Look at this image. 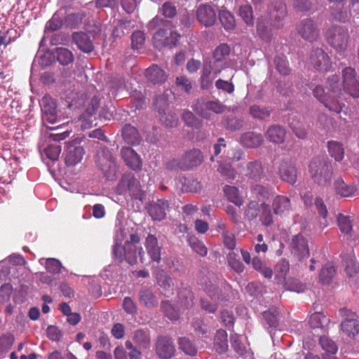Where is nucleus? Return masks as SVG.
Instances as JSON below:
<instances>
[{"label":"nucleus","mask_w":359,"mask_h":359,"mask_svg":"<svg viewBox=\"0 0 359 359\" xmlns=\"http://www.w3.org/2000/svg\"><path fill=\"white\" fill-rule=\"evenodd\" d=\"M327 86L332 95L326 93L324 88L318 85L313 90V96L330 111L340 113L345 104L341 102V85L339 77L336 74L329 76Z\"/></svg>","instance_id":"1"},{"label":"nucleus","mask_w":359,"mask_h":359,"mask_svg":"<svg viewBox=\"0 0 359 359\" xmlns=\"http://www.w3.org/2000/svg\"><path fill=\"white\" fill-rule=\"evenodd\" d=\"M309 172L313 181L319 185L330 183L333 169L331 163L323 158H314L309 164Z\"/></svg>","instance_id":"2"},{"label":"nucleus","mask_w":359,"mask_h":359,"mask_svg":"<svg viewBox=\"0 0 359 359\" xmlns=\"http://www.w3.org/2000/svg\"><path fill=\"white\" fill-rule=\"evenodd\" d=\"M327 43L337 52H344L348 47L349 33L346 27L333 25L326 32Z\"/></svg>","instance_id":"3"},{"label":"nucleus","mask_w":359,"mask_h":359,"mask_svg":"<svg viewBox=\"0 0 359 359\" xmlns=\"http://www.w3.org/2000/svg\"><path fill=\"white\" fill-rule=\"evenodd\" d=\"M226 107L219 101L206 100L205 98L198 99L192 105L193 110L203 118L209 119L210 112L215 114H222Z\"/></svg>","instance_id":"4"},{"label":"nucleus","mask_w":359,"mask_h":359,"mask_svg":"<svg viewBox=\"0 0 359 359\" xmlns=\"http://www.w3.org/2000/svg\"><path fill=\"white\" fill-rule=\"evenodd\" d=\"M144 245L150 260L147 259L144 251L142 248H140L138 254L141 262L142 264H147V262L149 263L150 262L159 263L161 259V248L158 245L157 238L152 234H149L146 238Z\"/></svg>","instance_id":"5"},{"label":"nucleus","mask_w":359,"mask_h":359,"mask_svg":"<svg viewBox=\"0 0 359 359\" xmlns=\"http://www.w3.org/2000/svg\"><path fill=\"white\" fill-rule=\"evenodd\" d=\"M339 313L344 318L341 323V331L348 337L353 338L359 333V319L357 314L346 309H340Z\"/></svg>","instance_id":"6"},{"label":"nucleus","mask_w":359,"mask_h":359,"mask_svg":"<svg viewBox=\"0 0 359 359\" xmlns=\"http://www.w3.org/2000/svg\"><path fill=\"white\" fill-rule=\"evenodd\" d=\"M269 9L271 26L275 29L282 28L287 13L285 3L282 0H273Z\"/></svg>","instance_id":"7"},{"label":"nucleus","mask_w":359,"mask_h":359,"mask_svg":"<svg viewBox=\"0 0 359 359\" xmlns=\"http://www.w3.org/2000/svg\"><path fill=\"white\" fill-rule=\"evenodd\" d=\"M97 163L100 170L107 180H115L118 167L114 158L109 150L103 151L101 155H98Z\"/></svg>","instance_id":"8"},{"label":"nucleus","mask_w":359,"mask_h":359,"mask_svg":"<svg viewBox=\"0 0 359 359\" xmlns=\"http://www.w3.org/2000/svg\"><path fill=\"white\" fill-rule=\"evenodd\" d=\"M344 90L350 96L359 97V81L354 68L347 67L342 71Z\"/></svg>","instance_id":"9"},{"label":"nucleus","mask_w":359,"mask_h":359,"mask_svg":"<svg viewBox=\"0 0 359 359\" xmlns=\"http://www.w3.org/2000/svg\"><path fill=\"white\" fill-rule=\"evenodd\" d=\"M298 34L304 40L313 42L319 38L320 30L316 22L311 18L301 20L296 26Z\"/></svg>","instance_id":"10"},{"label":"nucleus","mask_w":359,"mask_h":359,"mask_svg":"<svg viewBox=\"0 0 359 359\" xmlns=\"http://www.w3.org/2000/svg\"><path fill=\"white\" fill-rule=\"evenodd\" d=\"M310 64L318 71L327 72L332 67L330 56L320 48L313 49L309 56Z\"/></svg>","instance_id":"11"},{"label":"nucleus","mask_w":359,"mask_h":359,"mask_svg":"<svg viewBox=\"0 0 359 359\" xmlns=\"http://www.w3.org/2000/svg\"><path fill=\"white\" fill-rule=\"evenodd\" d=\"M290 248L291 253L299 260L306 259L310 255L308 241L301 233L292 237L290 243Z\"/></svg>","instance_id":"12"},{"label":"nucleus","mask_w":359,"mask_h":359,"mask_svg":"<svg viewBox=\"0 0 359 359\" xmlns=\"http://www.w3.org/2000/svg\"><path fill=\"white\" fill-rule=\"evenodd\" d=\"M100 107V100L93 97L86 109L81 114L79 121L82 129H88L93 127V123L96 121V111Z\"/></svg>","instance_id":"13"},{"label":"nucleus","mask_w":359,"mask_h":359,"mask_svg":"<svg viewBox=\"0 0 359 359\" xmlns=\"http://www.w3.org/2000/svg\"><path fill=\"white\" fill-rule=\"evenodd\" d=\"M156 353L161 359H169L175 353V348L172 339L165 336L158 337L156 343Z\"/></svg>","instance_id":"14"},{"label":"nucleus","mask_w":359,"mask_h":359,"mask_svg":"<svg viewBox=\"0 0 359 359\" xmlns=\"http://www.w3.org/2000/svg\"><path fill=\"white\" fill-rule=\"evenodd\" d=\"M83 148L79 145L77 142H68L65 156V163L68 166H73L79 163L84 154Z\"/></svg>","instance_id":"15"},{"label":"nucleus","mask_w":359,"mask_h":359,"mask_svg":"<svg viewBox=\"0 0 359 359\" xmlns=\"http://www.w3.org/2000/svg\"><path fill=\"white\" fill-rule=\"evenodd\" d=\"M182 170H189L196 167L203 161V156L201 150L193 149L187 151L181 157Z\"/></svg>","instance_id":"16"},{"label":"nucleus","mask_w":359,"mask_h":359,"mask_svg":"<svg viewBox=\"0 0 359 359\" xmlns=\"http://www.w3.org/2000/svg\"><path fill=\"white\" fill-rule=\"evenodd\" d=\"M196 18L205 27H211L216 22V12L212 6L201 4L196 11Z\"/></svg>","instance_id":"17"},{"label":"nucleus","mask_w":359,"mask_h":359,"mask_svg":"<svg viewBox=\"0 0 359 359\" xmlns=\"http://www.w3.org/2000/svg\"><path fill=\"white\" fill-rule=\"evenodd\" d=\"M121 158L126 165L133 170L138 171L142 169V160L140 156L130 147H125L121 150Z\"/></svg>","instance_id":"18"},{"label":"nucleus","mask_w":359,"mask_h":359,"mask_svg":"<svg viewBox=\"0 0 359 359\" xmlns=\"http://www.w3.org/2000/svg\"><path fill=\"white\" fill-rule=\"evenodd\" d=\"M245 176L250 180L260 181L264 177V169L259 160H254L247 163L244 168Z\"/></svg>","instance_id":"19"},{"label":"nucleus","mask_w":359,"mask_h":359,"mask_svg":"<svg viewBox=\"0 0 359 359\" xmlns=\"http://www.w3.org/2000/svg\"><path fill=\"white\" fill-rule=\"evenodd\" d=\"M168 208L169 203L168 201L159 199L149 205L148 212L153 220L161 221L165 218L166 211L168 210Z\"/></svg>","instance_id":"20"},{"label":"nucleus","mask_w":359,"mask_h":359,"mask_svg":"<svg viewBox=\"0 0 359 359\" xmlns=\"http://www.w3.org/2000/svg\"><path fill=\"white\" fill-rule=\"evenodd\" d=\"M73 42L77 48L83 53H91L94 49V45L88 34L83 32H76L72 36Z\"/></svg>","instance_id":"21"},{"label":"nucleus","mask_w":359,"mask_h":359,"mask_svg":"<svg viewBox=\"0 0 359 359\" xmlns=\"http://www.w3.org/2000/svg\"><path fill=\"white\" fill-rule=\"evenodd\" d=\"M273 212L277 215H285L292 209L290 200L283 195H277L272 202Z\"/></svg>","instance_id":"22"},{"label":"nucleus","mask_w":359,"mask_h":359,"mask_svg":"<svg viewBox=\"0 0 359 359\" xmlns=\"http://www.w3.org/2000/svg\"><path fill=\"white\" fill-rule=\"evenodd\" d=\"M145 76L154 84H161L168 79L165 72L156 65H152L145 70Z\"/></svg>","instance_id":"23"},{"label":"nucleus","mask_w":359,"mask_h":359,"mask_svg":"<svg viewBox=\"0 0 359 359\" xmlns=\"http://www.w3.org/2000/svg\"><path fill=\"white\" fill-rule=\"evenodd\" d=\"M280 177L290 184H294L297 182V169L290 162L282 161L279 166Z\"/></svg>","instance_id":"24"},{"label":"nucleus","mask_w":359,"mask_h":359,"mask_svg":"<svg viewBox=\"0 0 359 359\" xmlns=\"http://www.w3.org/2000/svg\"><path fill=\"white\" fill-rule=\"evenodd\" d=\"M334 188L336 194L344 198L351 197L357 191L355 184L346 183L341 177L334 180Z\"/></svg>","instance_id":"25"},{"label":"nucleus","mask_w":359,"mask_h":359,"mask_svg":"<svg viewBox=\"0 0 359 359\" xmlns=\"http://www.w3.org/2000/svg\"><path fill=\"white\" fill-rule=\"evenodd\" d=\"M286 130L279 125H272L269 127L265 136L267 140L274 144H282L285 139Z\"/></svg>","instance_id":"26"},{"label":"nucleus","mask_w":359,"mask_h":359,"mask_svg":"<svg viewBox=\"0 0 359 359\" xmlns=\"http://www.w3.org/2000/svg\"><path fill=\"white\" fill-rule=\"evenodd\" d=\"M221 72V69H215L214 72V76L212 73L211 63L205 64L202 69L201 76V86L202 89L209 90L213 83L215 77Z\"/></svg>","instance_id":"27"},{"label":"nucleus","mask_w":359,"mask_h":359,"mask_svg":"<svg viewBox=\"0 0 359 359\" xmlns=\"http://www.w3.org/2000/svg\"><path fill=\"white\" fill-rule=\"evenodd\" d=\"M155 278L158 285L163 291L173 292L175 286L174 279L163 269L157 270L155 273Z\"/></svg>","instance_id":"28"},{"label":"nucleus","mask_w":359,"mask_h":359,"mask_svg":"<svg viewBox=\"0 0 359 359\" xmlns=\"http://www.w3.org/2000/svg\"><path fill=\"white\" fill-rule=\"evenodd\" d=\"M139 302L147 309H153L158 306V299L154 292L148 288L141 289L139 292Z\"/></svg>","instance_id":"29"},{"label":"nucleus","mask_w":359,"mask_h":359,"mask_svg":"<svg viewBox=\"0 0 359 359\" xmlns=\"http://www.w3.org/2000/svg\"><path fill=\"white\" fill-rule=\"evenodd\" d=\"M264 142L262 135L254 132H247L241 137V143L248 148H257Z\"/></svg>","instance_id":"30"},{"label":"nucleus","mask_w":359,"mask_h":359,"mask_svg":"<svg viewBox=\"0 0 359 359\" xmlns=\"http://www.w3.org/2000/svg\"><path fill=\"white\" fill-rule=\"evenodd\" d=\"M122 136L124 141L130 145L139 144L142 140L138 130L130 124L126 125L122 129Z\"/></svg>","instance_id":"31"},{"label":"nucleus","mask_w":359,"mask_h":359,"mask_svg":"<svg viewBox=\"0 0 359 359\" xmlns=\"http://www.w3.org/2000/svg\"><path fill=\"white\" fill-rule=\"evenodd\" d=\"M133 341L140 349H149L151 346V339L149 331L139 329L133 332Z\"/></svg>","instance_id":"32"},{"label":"nucleus","mask_w":359,"mask_h":359,"mask_svg":"<svg viewBox=\"0 0 359 359\" xmlns=\"http://www.w3.org/2000/svg\"><path fill=\"white\" fill-rule=\"evenodd\" d=\"M250 192L252 197L262 203H266L272 195L271 190L259 184H255L250 187Z\"/></svg>","instance_id":"33"},{"label":"nucleus","mask_w":359,"mask_h":359,"mask_svg":"<svg viewBox=\"0 0 359 359\" xmlns=\"http://www.w3.org/2000/svg\"><path fill=\"white\" fill-rule=\"evenodd\" d=\"M223 191L229 201L238 207L243 205V199L240 194L239 189L236 187L225 185L223 188Z\"/></svg>","instance_id":"34"},{"label":"nucleus","mask_w":359,"mask_h":359,"mask_svg":"<svg viewBox=\"0 0 359 359\" xmlns=\"http://www.w3.org/2000/svg\"><path fill=\"white\" fill-rule=\"evenodd\" d=\"M213 345L219 353H223L228 349L227 333L225 330H219L217 331L214 337Z\"/></svg>","instance_id":"35"},{"label":"nucleus","mask_w":359,"mask_h":359,"mask_svg":"<svg viewBox=\"0 0 359 359\" xmlns=\"http://www.w3.org/2000/svg\"><path fill=\"white\" fill-rule=\"evenodd\" d=\"M328 152L336 161L340 162L344 157V147L342 143L331 140L327 142Z\"/></svg>","instance_id":"36"},{"label":"nucleus","mask_w":359,"mask_h":359,"mask_svg":"<svg viewBox=\"0 0 359 359\" xmlns=\"http://www.w3.org/2000/svg\"><path fill=\"white\" fill-rule=\"evenodd\" d=\"M201 285H202L204 291L213 301L217 302L220 300V290L216 284L213 283L210 280L206 278L201 280Z\"/></svg>","instance_id":"37"},{"label":"nucleus","mask_w":359,"mask_h":359,"mask_svg":"<svg viewBox=\"0 0 359 359\" xmlns=\"http://www.w3.org/2000/svg\"><path fill=\"white\" fill-rule=\"evenodd\" d=\"M278 312L275 309H271L262 313L264 320V325H268V328L276 329L279 325Z\"/></svg>","instance_id":"38"},{"label":"nucleus","mask_w":359,"mask_h":359,"mask_svg":"<svg viewBox=\"0 0 359 359\" xmlns=\"http://www.w3.org/2000/svg\"><path fill=\"white\" fill-rule=\"evenodd\" d=\"M181 189L185 192H197L201 188V183L194 179L182 177L179 179Z\"/></svg>","instance_id":"39"},{"label":"nucleus","mask_w":359,"mask_h":359,"mask_svg":"<svg viewBox=\"0 0 359 359\" xmlns=\"http://www.w3.org/2000/svg\"><path fill=\"white\" fill-rule=\"evenodd\" d=\"M252 265L255 270L259 272L263 276L266 278H271L273 276V271L271 268L268 267L266 263L262 260L259 257H254L252 259Z\"/></svg>","instance_id":"40"},{"label":"nucleus","mask_w":359,"mask_h":359,"mask_svg":"<svg viewBox=\"0 0 359 359\" xmlns=\"http://www.w3.org/2000/svg\"><path fill=\"white\" fill-rule=\"evenodd\" d=\"M260 208L261 205H259L257 201H250L244 210V219L249 222L255 219L260 212Z\"/></svg>","instance_id":"41"},{"label":"nucleus","mask_w":359,"mask_h":359,"mask_svg":"<svg viewBox=\"0 0 359 359\" xmlns=\"http://www.w3.org/2000/svg\"><path fill=\"white\" fill-rule=\"evenodd\" d=\"M336 269L331 263H327L320 270L319 280L322 284H330L334 275Z\"/></svg>","instance_id":"42"},{"label":"nucleus","mask_w":359,"mask_h":359,"mask_svg":"<svg viewBox=\"0 0 359 359\" xmlns=\"http://www.w3.org/2000/svg\"><path fill=\"white\" fill-rule=\"evenodd\" d=\"M55 53L57 61L63 66H67L74 61L73 53L66 48H56Z\"/></svg>","instance_id":"43"},{"label":"nucleus","mask_w":359,"mask_h":359,"mask_svg":"<svg viewBox=\"0 0 359 359\" xmlns=\"http://www.w3.org/2000/svg\"><path fill=\"white\" fill-rule=\"evenodd\" d=\"M85 16L86 15L83 12L68 14L64 18V25L72 29L76 28L81 24Z\"/></svg>","instance_id":"44"},{"label":"nucleus","mask_w":359,"mask_h":359,"mask_svg":"<svg viewBox=\"0 0 359 359\" xmlns=\"http://www.w3.org/2000/svg\"><path fill=\"white\" fill-rule=\"evenodd\" d=\"M319 344L322 348L325 351V355L324 356L334 355L338 351V347L335 342L325 336L320 338Z\"/></svg>","instance_id":"45"},{"label":"nucleus","mask_w":359,"mask_h":359,"mask_svg":"<svg viewBox=\"0 0 359 359\" xmlns=\"http://www.w3.org/2000/svg\"><path fill=\"white\" fill-rule=\"evenodd\" d=\"M261 210L259 220L262 224L265 226H271L273 223V217L269 205L266 203H262Z\"/></svg>","instance_id":"46"},{"label":"nucleus","mask_w":359,"mask_h":359,"mask_svg":"<svg viewBox=\"0 0 359 359\" xmlns=\"http://www.w3.org/2000/svg\"><path fill=\"white\" fill-rule=\"evenodd\" d=\"M230 53L229 46L227 43H221L214 50L212 57L216 62H220L225 60Z\"/></svg>","instance_id":"47"},{"label":"nucleus","mask_w":359,"mask_h":359,"mask_svg":"<svg viewBox=\"0 0 359 359\" xmlns=\"http://www.w3.org/2000/svg\"><path fill=\"white\" fill-rule=\"evenodd\" d=\"M135 182V178L133 175H123L117 186V190L118 193L121 194L126 193L128 190H130Z\"/></svg>","instance_id":"48"},{"label":"nucleus","mask_w":359,"mask_h":359,"mask_svg":"<svg viewBox=\"0 0 359 359\" xmlns=\"http://www.w3.org/2000/svg\"><path fill=\"white\" fill-rule=\"evenodd\" d=\"M219 20L226 30H232L236 27L233 15L228 11H221L219 13Z\"/></svg>","instance_id":"49"},{"label":"nucleus","mask_w":359,"mask_h":359,"mask_svg":"<svg viewBox=\"0 0 359 359\" xmlns=\"http://www.w3.org/2000/svg\"><path fill=\"white\" fill-rule=\"evenodd\" d=\"M158 116L161 123L166 128H174L178 124V118L177 115L172 111H167Z\"/></svg>","instance_id":"50"},{"label":"nucleus","mask_w":359,"mask_h":359,"mask_svg":"<svg viewBox=\"0 0 359 359\" xmlns=\"http://www.w3.org/2000/svg\"><path fill=\"white\" fill-rule=\"evenodd\" d=\"M191 249L201 257H205L208 254V248L204 243L196 236H190L188 239Z\"/></svg>","instance_id":"51"},{"label":"nucleus","mask_w":359,"mask_h":359,"mask_svg":"<svg viewBox=\"0 0 359 359\" xmlns=\"http://www.w3.org/2000/svg\"><path fill=\"white\" fill-rule=\"evenodd\" d=\"M179 348L187 355L194 356L197 353L196 346L187 337H181L178 341Z\"/></svg>","instance_id":"52"},{"label":"nucleus","mask_w":359,"mask_h":359,"mask_svg":"<svg viewBox=\"0 0 359 359\" xmlns=\"http://www.w3.org/2000/svg\"><path fill=\"white\" fill-rule=\"evenodd\" d=\"M182 118L185 124L191 128H200L202 125V121L198 118L191 111L189 110L184 111Z\"/></svg>","instance_id":"53"},{"label":"nucleus","mask_w":359,"mask_h":359,"mask_svg":"<svg viewBox=\"0 0 359 359\" xmlns=\"http://www.w3.org/2000/svg\"><path fill=\"white\" fill-rule=\"evenodd\" d=\"M277 71L283 76H287L290 73V68L285 55H278L274 59Z\"/></svg>","instance_id":"54"},{"label":"nucleus","mask_w":359,"mask_h":359,"mask_svg":"<svg viewBox=\"0 0 359 359\" xmlns=\"http://www.w3.org/2000/svg\"><path fill=\"white\" fill-rule=\"evenodd\" d=\"M161 308L165 316L170 320H177L180 318L178 311L173 307L169 301H163L161 304Z\"/></svg>","instance_id":"55"},{"label":"nucleus","mask_w":359,"mask_h":359,"mask_svg":"<svg viewBox=\"0 0 359 359\" xmlns=\"http://www.w3.org/2000/svg\"><path fill=\"white\" fill-rule=\"evenodd\" d=\"M167 31L164 28H159L154 34L153 41L154 46L157 48H161L168 44Z\"/></svg>","instance_id":"56"},{"label":"nucleus","mask_w":359,"mask_h":359,"mask_svg":"<svg viewBox=\"0 0 359 359\" xmlns=\"http://www.w3.org/2000/svg\"><path fill=\"white\" fill-rule=\"evenodd\" d=\"M239 15L247 25L252 26L254 25L253 11L251 6H241L239 8Z\"/></svg>","instance_id":"57"},{"label":"nucleus","mask_w":359,"mask_h":359,"mask_svg":"<svg viewBox=\"0 0 359 359\" xmlns=\"http://www.w3.org/2000/svg\"><path fill=\"white\" fill-rule=\"evenodd\" d=\"M124 259L130 264L134 265L137 263V247L131 243H125Z\"/></svg>","instance_id":"58"},{"label":"nucleus","mask_w":359,"mask_h":359,"mask_svg":"<svg viewBox=\"0 0 359 359\" xmlns=\"http://www.w3.org/2000/svg\"><path fill=\"white\" fill-rule=\"evenodd\" d=\"M64 25V20L62 19L58 13L53 14L52 18L46 22V29L51 32L59 30Z\"/></svg>","instance_id":"59"},{"label":"nucleus","mask_w":359,"mask_h":359,"mask_svg":"<svg viewBox=\"0 0 359 359\" xmlns=\"http://www.w3.org/2000/svg\"><path fill=\"white\" fill-rule=\"evenodd\" d=\"M224 126L228 130L234 131L238 130L243 127L244 121L236 117H225L223 121Z\"/></svg>","instance_id":"60"},{"label":"nucleus","mask_w":359,"mask_h":359,"mask_svg":"<svg viewBox=\"0 0 359 359\" xmlns=\"http://www.w3.org/2000/svg\"><path fill=\"white\" fill-rule=\"evenodd\" d=\"M43 115L56 112V103L49 96H43L40 102Z\"/></svg>","instance_id":"61"},{"label":"nucleus","mask_w":359,"mask_h":359,"mask_svg":"<svg viewBox=\"0 0 359 359\" xmlns=\"http://www.w3.org/2000/svg\"><path fill=\"white\" fill-rule=\"evenodd\" d=\"M217 170L226 180H233L236 178V172L230 163H220Z\"/></svg>","instance_id":"62"},{"label":"nucleus","mask_w":359,"mask_h":359,"mask_svg":"<svg viewBox=\"0 0 359 359\" xmlns=\"http://www.w3.org/2000/svg\"><path fill=\"white\" fill-rule=\"evenodd\" d=\"M154 105L155 109L158 113V115L168 111L169 100L168 95L162 94L157 96L154 102Z\"/></svg>","instance_id":"63"},{"label":"nucleus","mask_w":359,"mask_h":359,"mask_svg":"<svg viewBox=\"0 0 359 359\" xmlns=\"http://www.w3.org/2000/svg\"><path fill=\"white\" fill-rule=\"evenodd\" d=\"M229 266L236 273H241L244 271L245 266L234 252L229 253L227 257Z\"/></svg>","instance_id":"64"}]
</instances>
